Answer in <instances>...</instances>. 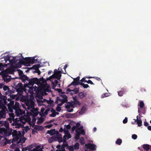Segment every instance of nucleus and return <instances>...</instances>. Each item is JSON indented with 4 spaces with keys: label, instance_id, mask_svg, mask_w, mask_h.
I'll list each match as a JSON object with an SVG mask.
<instances>
[{
    "label": "nucleus",
    "instance_id": "nucleus-47",
    "mask_svg": "<svg viewBox=\"0 0 151 151\" xmlns=\"http://www.w3.org/2000/svg\"><path fill=\"white\" fill-rule=\"evenodd\" d=\"M86 80H85V78H83L81 80V81L82 82H86Z\"/></svg>",
    "mask_w": 151,
    "mask_h": 151
},
{
    "label": "nucleus",
    "instance_id": "nucleus-22",
    "mask_svg": "<svg viewBox=\"0 0 151 151\" xmlns=\"http://www.w3.org/2000/svg\"><path fill=\"white\" fill-rule=\"evenodd\" d=\"M36 151H43L42 150L44 147L43 146L41 145H39L36 146L35 148Z\"/></svg>",
    "mask_w": 151,
    "mask_h": 151
},
{
    "label": "nucleus",
    "instance_id": "nucleus-50",
    "mask_svg": "<svg viewBox=\"0 0 151 151\" xmlns=\"http://www.w3.org/2000/svg\"><path fill=\"white\" fill-rule=\"evenodd\" d=\"M29 151H36V149L35 148H34L33 149H29Z\"/></svg>",
    "mask_w": 151,
    "mask_h": 151
},
{
    "label": "nucleus",
    "instance_id": "nucleus-12",
    "mask_svg": "<svg viewBox=\"0 0 151 151\" xmlns=\"http://www.w3.org/2000/svg\"><path fill=\"white\" fill-rule=\"evenodd\" d=\"M70 127V126L69 125H68L66 126V130H64V132L65 134L63 136L64 140H66V139H68L71 137V136L70 134L68 132V129H69Z\"/></svg>",
    "mask_w": 151,
    "mask_h": 151
},
{
    "label": "nucleus",
    "instance_id": "nucleus-57",
    "mask_svg": "<svg viewBox=\"0 0 151 151\" xmlns=\"http://www.w3.org/2000/svg\"><path fill=\"white\" fill-rule=\"evenodd\" d=\"M76 80L77 81H78L79 80V77H77L76 78Z\"/></svg>",
    "mask_w": 151,
    "mask_h": 151
},
{
    "label": "nucleus",
    "instance_id": "nucleus-53",
    "mask_svg": "<svg viewBox=\"0 0 151 151\" xmlns=\"http://www.w3.org/2000/svg\"><path fill=\"white\" fill-rule=\"evenodd\" d=\"M16 96V95L13 96L11 97L12 99H15V97Z\"/></svg>",
    "mask_w": 151,
    "mask_h": 151
},
{
    "label": "nucleus",
    "instance_id": "nucleus-24",
    "mask_svg": "<svg viewBox=\"0 0 151 151\" xmlns=\"http://www.w3.org/2000/svg\"><path fill=\"white\" fill-rule=\"evenodd\" d=\"M57 138L58 141L59 142H61L63 141L61 135H58L57 136Z\"/></svg>",
    "mask_w": 151,
    "mask_h": 151
},
{
    "label": "nucleus",
    "instance_id": "nucleus-54",
    "mask_svg": "<svg viewBox=\"0 0 151 151\" xmlns=\"http://www.w3.org/2000/svg\"><path fill=\"white\" fill-rule=\"evenodd\" d=\"M3 84L2 83H0V88L3 87Z\"/></svg>",
    "mask_w": 151,
    "mask_h": 151
},
{
    "label": "nucleus",
    "instance_id": "nucleus-64",
    "mask_svg": "<svg viewBox=\"0 0 151 151\" xmlns=\"http://www.w3.org/2000/svg\"><path fill=\"white\" fill-rule=\"evenodd\" d=\"M63 103L64 102H62V103L60 104V105H62Z\"/></svg>",
    "mask_w": 151,
    "mask_h": 151
},
{
    "label": "nucleus",
    "instance_id": "nucleus-38",
    "mask_svg": "<svg viewBox=\"0 0 151 151\" xmlns=\"http://www.w3.org/2000/svg\"><path fill=\"white\" fill-rule=\"evenodd\" d=\"M118 94L119 96H122L123 94V92L121 91H118Z\"/></svg>",
    "mask_w": 151,
    "mask_h": 151
},
{
    "label": "nucleus",
    "instance_id": "nucleus-3",
    "mask_svg": "<svg viewBox=\"0 0 151 151\" xmlns=\"http://www.w3.org/2000/svg\"><path fill=\"white\" fill-rule=\"evenodd\" d=\"M31 57H2L1 59L4 60V63H7L8 61L9 63L7 65L10 64L13 65L15 64L17 67L20 68L22 64L28 66L30 65V64L34 63H36V61L34 60V58H30Z\"/></svg>",
    "mask_w": 151,
    "mask_h": 151
},
{
    "label": "nucleus",
    "instance_id": "nucleus-43",
    "mask_svg": "<svg viewBox=\"0 0 151 151\" xmlns=\"http://www.w3.org/2000/svg\"><path fill=\"white\" fill-rule=\"evenodd\" d=\"M61 110V108L60 107L58 106L56 108V110L58 111H60Z\"/></svg>",
    "mask_w": 151,
    "mask_h": 151
},
{
    "label": "nucleus",
    "instance_id": "nucleus-32",
    "mask_svg": "<svg viewBox=\"0 0 151 151\" xmlns=\"http://www.w3.org/2000/svg\"><path fill=\"white\" fill-rule=\"evenodd\" d=\"M122 142V140L120 139H117L116 141V143L118 145H120Z\"/></svg>",
    "mask_w": 151,
    "mask_h": 151
},
{
    "label": "nucleus",
    "instance_id": "nucleus-4",
    "mask_svg": "<svg viewBox=\"0 0 151 151\" xmlns=\"http://www.w3.org/2000/svg\"><path fill=\"white\" fill-rule=\"evenodd\" d=\"M38 81V79L37 78H33L30 79L29 80V82L28 84V86L26 87L24 89H23V85L21 83H19L18 86L19 87L20 89H21L20 91L22 92H24L27 94L26 97L27 99H26L25 101L28 100L32 99L33 101L34 100V99L33 97V95L34 93L33 90L37 92L38 90V88L36 86H35V87L33 86L34 84H36Z\"/></svg>",
    "mask_w": 151,
    "mask_h": 151
},
{
    "label": "nucleus",
    "instance_id": "nucleus-34",
    "mask_svg": "<svg viewBox=\"0 0 151 151\" xmlns=\"http://www.w3.org/2000/svg\"><path fill=\"white\" fill-rule=\"evenodd\" d=\"M47 133L51 135H53L54 134V131L53 130L48 131Z\"/></svg>",
    "mask_w": 151,
    "mask_h": 151
},
{
    "label": "nucleus",
    "instance_id": "nucleus-13",
    "mask_svg": "<svg viewBox=\"0 0 151 151\" xmlns=\"http://www.w3.org/2000/svg\"><path fill=\"white\" fill-rule=\"evenodd\" d=\"M44 111L45 109L43 107L42 108L40 114V115L42 116H45L47 115L50 110L49 109H47L45 112H44Z\"/></svg>",
    "mask_w": 151,
    "mask_h": 151
},
{
    "label": "nucleus",
    "instance_id": "nucleus-17",
    "mask_svg": "<svg viewBox=\"0 0 151 151\" xmlns=\"http://www.w3.org/2000/svg\"><path fill=\"white\" fill-rule=\"evenodd\" d=\"M66 107L67 109V111L69 112L73 111V108H74L73 106L70 103H68L66 106Z\"/></svg>",
    "mask_w": 151,
    "mask_h": 151
},
{
    "label": "nucleus",
    "instance_id": "nucleus-19",
    "mask_svg": "<svg viewBox=\"0 0 151 151\" xmlns=\"http://www.w3.org/2000/svg\"><path fill=\"white\" fill-rule=\"evenodd\" d=\"M51 112H52V114H50V116L51 117H55L56 115L59 114V113L56 112L53 109H51Z\"/></svg>",
    "mask_w": 151,
    "mask_h": 151
},
{
    "label": "nucleus",
    "instance_id": "nucleus-5",
    "mask_svg": "<svg viewBox=\"0 0 151 151\" xmlns=\"http://www.w3.org/2000/svg\"><path fill=\"white\" fill-rule=\"evenodd\" d=\"M14 102L11 101L9 104H7L8 110L9 112V114L11 117V119L14 120V118L15 115L17 116L22 117V115L25 114V112L21 110L19 107V104L17 102H16L14 106Z\"/></svg>",
    "mask_w": 151,
    "mask_h": 151
},
{
    "label": "nucleus",
    "instance_id": "nucleus-48",
    "mask_svg": "<svg viewBox=\"0 0 151 151\" xmlns=\"http://www.w3.org/2000/svg\"><path fill=\"white\" fill-rule=\"evenodd\" d=\"M148 124L147 122H144V125L146 127L148 126Z\"/></svg>",
    "mask_w": 151,
    "mask_h": 151
},
{
    "label": "nucleus",
    "instance_id": "nucleus-8",
    "mask_svg": "<svg viewBox=\"0 0 151 151\" xmlns=\"http://www.w3.org/2000/svg\"><path fill=\"white\" fill-rule=\"evenodd\" d=\"M39 106H45L47 107H50L53 103L52 101H48L46 99H43V100L38 101H37Z\"/></svg>",
    "mask_w": 151,
    "mask_h": 151
},
{
    "label": "nucleus",
    "instance_id": "nucleus-42",
    "mask_svg": "<svg viewBox=\"0 0 151 151\" xmlns=\"http://www.w3.org/2000/svg\"><path fill=\"white\" fill-rule=\"evenodd\" d=\"M127 118L125 117V119L123 120V123L124 124H125L127 123Z\"/></svg>",
    "mask_w": 151,
    "mask_h": 151
},
{
    "label": "nucleus",
    "instance_id": "nucleus-40",
    "mask_svg": "<svg viewBox=\"0 0 151 151\" xmlns=\"http://www.w3.org/2000/svg\"><path fill=\"white\" fill-rule=\"evenodd\" d=\"M54 139L53 137H52L51 138L49 139V142L50 143H51L52 142V141Z\"/></svg>",
    "mask_w": 151,
    "mask_h": 151
},
{
    "label": "nucleus",
    "instance_id": "nucleus-56",
    "mask_svg": "<svg viewBox=\"0 0 151 151\" xmlns=\"http://www.w3.org/2000/svg\"><path fill=\"white\" fill-rule=\"evenodd\" d=\"M139 118H138V116H137V119H134V120L135 122H136V120H137V119H138Z\"/></svg>",
    "mask_w": 151,
    "mask_h": 151
},
{
    "label": "nucleus",
    "instance_id": "nucleus-25",
    "mask_svg": "<svg viewBox=\"0 0 151 151\" xmlns=\"http://www.w3.org/2000/svg\"><path fill=\"white\" fill-rule=\"evenodd\" d=\"M136 121L137 122L138 126L140 127L142 126V121L140 118H139L138 119H137V120H136Z\"/></svg>",
    "mask_w": 151,
    "mask_h": 151
},
{
    "label": "nucleus",
    "instance_id": "nucleus-15",
    "mask_svg": "<svg viewBox=\"0 0 151 151\" xmlns=\"http://www.w3.org/2000/svg\"><path fill=\"white\" fill-rule=\"evenodd\" d=\"M74 101H72L70 103L72 106L74 107L77 106H79L80 105V102L75 98H73Z\"/></svg>",
    "mask_w": 151,
    "mask_h": 151
},
{
    "label": "nucleus",
    "instance_id": "nucleus-18",
    "mask_svg": "<svg viewBox=\"0 0 151 151\" xmlns=\"http://www.w3.org/2000/svg\"><path fill=\"white\" fill-rule=\"evenodd\" d=\"M6 111L4 109L0 111V119L1 118H5L6 116Z\"/></svg>",
    "mask_w": 151,
    "mask_h": 151
},
{
    "label": "nucleus",
    "instance_id": "nucleus-9",
    "mask_svg": "<svg viewBox=\"0 0 151 151\" xmlns=\"http://www.w3.org/2000/svg\"><path fill=\"white\" fill-rule=\"evenodd\" d=\"M13 72L10 69H6L5 70V71L3 73V78L5 82H9L11 80L10 78H7V77H9L8 76V73L12 74Z\"/></svg>",
    "mask_w": 151,
    "mask_h": 151
},
{
    "label": "nucleus",
    "instance_id": "nucleus-29",
    "mask_svg": "<svg viewBox=\"0 0 151 151\" xmlns=\"http://www.w3.org/2000/svg\"><path fill=\"white\" fill-rule=\"evenodd\" d=\"M73 146L74 149V150H77L79 148V145L78 143H77L75 144Z\"/></svg>",
    "mask_w": 151,
    "mask_h": 151
},
{
    "label": "nucleus",
    "instance_id": "nucleus-2",
    "mask_svg": "<svg viewBox=\"0 0 151 151\" xmlns=\"http://www.w3.org/2000/svg\"><path fill=\"white\" fill-rule=\"evenodd\" d=\"M0 134H3L4 136H9L12 134L14 137L12 141H17L19 139L18 143H22L25 142L26 138L23 137L21 138L22 134L20 131L17 132L16 130H12V129L9 128V123L7 121H1L0 122Z\"/></svg>",
    "mask_w": 151,
    "mask_h": 151
},
{
    "label": "nucleus",
    "instance_id": "nucleus-61",
    "mask_svg": "<svg viewBox=\"0 0 151 151\" xmlns=\"http://www.w3.org/2000/svg\"><path fill=\"white\" fill-rule=\"evenodd\" d=\"M37 73L38 75H40V71H39L37 72Z\"/></svg>",
    "mask_w": 151,
    "mask_h": 151
},
{
    "label": "nucleus",
    "instance_id": "nucleus-63",
    "mask_svg": "<svg viewBox=\"0 0 151 151\" xmlns=\"http://www.w3.org/2000/svg\"><path fill=\"white\" fill-rule=\"evenodd\" d=\"M51 72H52V71H49L48 72V74L49 75H50V73H51Z\"/></svg>",
    "mask_w": 151,
    "mask_h": 151
},
{
    "label": "nucleus",
    "instance_id": "nucleus-30",
    "mask_svg": "<svg viewBox=\"0 0 151 151\" xmlns=\"http://www.w3.org/2000/svg\"><path fill=\"white\" fill-rule=\"evenodd\" d=\"M61 97L63 98V100L64 101H66L67 98V96L65 94H63L61 95Z\"/></svg>",
    "mask_w": 151,
    "mask_h": 151
},
{
    "label": "nucleus",
    "instance_id": "nucleus-62",
    "mask_svg": "<svg viewBox=\"0 0 151 151\" xmlns=\"http://www.w3.org/2000/svg\"><path fill=\"white\" fill-rule=\"evenodd\" d=\"M22 71H20L19 72V74L20 75L21 73L22 74Z\"/></svg>",
    "mask_w": 151,
    "mask_h": 151
},
{
    "label": "nucleus",
    "instance_id": "nucleus-27",
    "mask_svg": "<svg viewBox=\"0 0 151 151\" xmlns=\"http://www.w3.org/2000/svg\"><path fill=\"white\" fill-rule=\"evenodd\" d=\"M37 119L38 120L37 121V123L38 124L42 123L44 121V119L42 117L38 118Z\"/></svg>",
    "mask_w": 151,
    "mask_h": 151
},
{
    "label": "nucleus",
    "instance_id": "nucleus-52",
    "mask_svg": "<svg viewBox=\"0 0 151 151\" xmlns=\"http://www.w3.org/2000/svg\"><path fill=\"white\" fill-rule=\"evenodd\" d=\"M147 129L151 131V126H148Z\"/></svg>",
    "mask_w": 151,
    "mask_h": 151
},
{
    "label": "nucleus",
    "instance_id": "nucleus-39",
    "mask_svg": "<svg viewBox=\"0 0 151 151\" xmlns=\"http://www.w3.org/2000/svg\"><path fill=\"white\" fill-rule=\"evenodd\" d=\"M83 87L85 88H87L89 87V86L87 84H83Z\"/></svg>",
    "mask_w": 151,
    "mask_h": 151
},
{
    "label": "nucleus",
    "instance_id": "nucleus-28",
    "mask_svg": "<svg viewBox=\"0 0 151 151\" xmlns=\"http://www.w3.org/2000/svg\"><path fill=\"white\" fill-rule=\"evenodd\" d=\"M86 94L83 92H80L79 94V97L81 98H83L85 96Z\"/></svg>",
    "mask_w": 151,
    "mask_h": 151
},
{
    "label": "nucleus",
    "instance_id": "nucleus-21",
    "mask_svg": "<svg viewBox=\"0 0 151 151\" xmlns=\"http://www.w3.org/2000/svg\"><path fill=\"white\" fill-rule=\"evenodd\" d=\"M30 129V128L28 126H27L26 127H23L22 129V132L23 135L29 130Z\"/></svg>",
    "mask_w": 151,
    "mask_h": 151
},
{
    "label": "nucleus",
    "instance_id": "nucleus-58",
    "mask_svg": "<svg viewBox=\"0 0 151 151\" xmlns=\"http://www.w3.org/2000/svg\"><path fill=\"white\" fill-rule=\"evenodd\" d=\"M96 130V128L94 127L93 129V131L95 132Z\"/></svg>",
    "mask_w": 151,
    "mask_h": 151
},
{
    "label": "nucleus",
    "instance_id": "nucleus-45",
    "mask_svg": "<svg viewBox=\"0 0 151 151\" xmlns=\"http://www.w3.org/2000/svg\"><path fill=\"white\" fill-rule=\"evenodd\" d=\"M109 95H108V94L106 93H104V96H101L102 98L104 97H106L108 96Z\"/></svg>",
    "mask_w": 151,
    "mask_h": 151
},
{
    "label": "nucleus",
    "instance_id": "nucleus-11",
    "mask_svg": "<svg viewBox=\"0 0 151 151\" xmlns=\"http://www.w3.org/2000/svg\"><path fill=\"white\" fill-rule=\"evenodd\" d=\"M66 140H63V144L61 146L60 145H58L56 148L58 149L56 150V151H65V147H67L68 146L67 143L66 141Z\"/></svg>",
    "mask_w": 151,
    "mask_h": 151
},
{
    "label": "nucleus",
    "instance_id": "nucleus-6",
    "mask_svg": "<svg viewBox=\"0 0 151 151\" xmlns=\"http://www.w3.org/2000/svg\"><path fill=\"white\" fill-rule=\"evenodd\" d=\"M67 67V64H66L64 68L65 73L63 72L62 69L60 67L58 68V70L56 69H55L54 71V74L52 76L47 78V80H49L51 81L54 87L57 86H58V87H60V85L59 83L58 84V83L60 81V79L61 76V73L65 74V73H66V69Z\"/></svg>",
    "mask_w": 151,
    "mask_h": 151
},
{
    "label": "nucleus",
    "instance_id": "nucleus-49",
    "mask_svg": "<svg viewBox=\"0 0 151 151\" xmlns=\"http://www.w3.org/2000/svg\"><path fill=\"white\" fill-rule=\"evenodd\" d=\"M64 130H66V129H65L64 128V129H63V128H60V129L59 130V131L62 132L63 131L64 132Z\"/></svg>",
    "mask_w": 151,
    "mask_h": 151
},
{
    "label": "nucleus",
    "instance_id": "nucleus-44",
    "mask_svg": "<svg viewBox=\"0 0 151 151\" xmlns=\"http://www.w3.org/2000/svg\"><path fill=\"white\" fill-rule=\"evenodd\" d=\"M56 91H57L59 93H60L62 92V90L61 89L59 88H56L55 89Z\"/></svg>",
    "mask_w": 151,
    "mask_h": 151
},
{
    "label": "nucleus",
    "instance_id": "nucleus-41",
    "mask_svg": "<svg viewBox=\"0 0 151 151\" xmlns=\"http://www.w3.org/2000/svg\"><path fill=\"white\" fill-rule=\"evenodd\" d=\"M37 130H35L34 129L32 130V133L33 134H35V133H37Z\"/></svg>",
    "mask_w": 151,
    "mask_h": 151
},
{
    "label": "nucleus",
    "instance_id": "nucleus-16",
    "mask_svg": "<svg viewBox=\"0 0 151 151\" xmlns=\"http://www.w3.org/2000/svg\"><path fill=\"white\" fill-rule=\"evenodd\" d=\"M3 90L5 91H7L5 92V95L9 94V96L10 93L11 92V90L7 86H4L3 87Z\"/></svg>",
    "mask_w": 151,
    "mask_h": 151
},
{
    "label": "nucleus",
    "instance_id": "nucleus-1",
    "mask_svg": "<svg viewBox=\"0 0 151 151\" xmlns=\"http://www.w3.org/2000/svg\"><path fill=\"white\" fill-rule=\"evenodd\" d=\"M25 101V105H23V107L27 111V116L24 115L20 119L16 118L12 124V125L14 126V128H22L24 124L26 122H28L29 124L31 119L29 116L31 115L33 117L32 121L33 123L34 124L36 122L37 119H35L34 117L37 115L38 112L37 109L34 108V101L32 99H28Z\"/></svg>",
    "mask_w": 151,
    "mask_h": 151
},
{
    "label": "nucleus",
    "instance_id": "nucleus-55",
    "mask_svg": "<svg viewBox=\"0 0 151 151\" xmlns=\"http://www.w3.org/2000/svg\"><path fill=\"white\" fill-rule=\"evenodd\" d=\"M96 79L98 81H99L101 80V79L100 78H98V77H96Z\"/></svg>",
    "mask_w": 151,
    "mask_h": 151
},
{
    "label": "nucleus",
    "instance_id": "nucleus-20",
    "mask_svg": "<svg viewBox=\"0 0 151 151\" xmlns=\"http://www.w3.org/2000/svg\"><path fill=\"white\" fill-rule=\"evenodd\" d=\"M138 106H139V108H138V112L139 113L140 111L139 109L140 108H142L144 106V103L143 101H139L138 103Z\"/></svg>",
    "mask_w": 151,
    "mask_h": 151
},
{
    "label": "nucleus",
    "instance_id": "nucleus-31",
    "mask_svg": "<svg viewBox=\"0 0 151 151\" xmlns=\"http://www.w3.org/2000/svg\"><path fill=\"white\" fill-rule=\"evenodd\" d=\"M68 148L70 151H73L74 150L73 145L68 146Z\"/></svg>",
    "mask_w": 151,
    "mask_h": 151
},
{
    "label": "nucleus",
    "instance_id": "nucleus-14",
    "mask_svg": "<svg viewBox=\"0 0 151 151\" xmlns=\"http://www.w3.org/2000/svg\"><path fill=\"white\" fill-rule=\"evenodd\" d=\"M86 148L87 149H89V150H85V151H90V150H95L96 145L91 144H86L85 145Z\"/></svg>",
    "mask_w": 151,
    "mask_h": 151
},
{
    "label": "nucleus",
    "instance_id": "nucleus-10",
    "mask_svg": "<svg viewBox=\"0 0 151 151\" xmlns=\"http://www.w3.org/2000/svg\"><path fill=\"white\" fill-rule=\"evenodd\" d=\"M77 84L78 83L77 82L75 81L73 82L68 86V87H70L73 85V88L72 89H71L70 88H67V91L69 92L73 91L75 93H78L79 91V89L78 88L75 87V86L77 85Z\"/></svg>",
    "mask_w": 151,
    "mask_h": 151
},
{
    "label": "nucleus",
    "instance_id": "nucleus-23",
    "mask_svg": "<svg viewBox=\"0 0 151 151\" xmlns=\"http://www.w3.org/2000/svg\"><path fill=\"white\" fill-rule=\"evenodd\" d=\"M86 110V107L85 106H83L81 108V111L79 112L80 114H82L84 113Z\"/></svg>",
    "mask_w": 151,
    "mask_h": 151
},
{
    "label": "nucleus",
    "instance_id": "nucleus-60",
    "mask_svg": "<svg viewBox=\"0 0 151 151\" xmlns=\"http://www.w3.org/2000/svg\"><path fill=\"white\" fill-rule=\"evenodd\" d=\"M14 151H19V150L18 149H16Z\"/></svg>",
    "mask_w": 151,
    "mask_h": 151
},
{
    "label": "nucleus",
    "instance_id": "nucleus-35",
    "mask_svg": "<svg viewBox=\"0 0 151 151\" xmlns=\"http://www.w3.org/2000/svg\"><path fill=\"white\" fill-rule=\"evenodd\" d=\"M34 129L35 130H37V131L40 130V127L38 126H35L34 127Z\"/></svg>",
    "mask_w": 151,
    "mask_h": 151
},
{
    "label": "nucleus",
    "instance_id": "nucleus-36",
    "mask_svg": "<svg viewBox=\"0 0 151 151\" xmlns=\"http://www.w3.org/2000/svg\"><path fill=\"white\" fill-rule=\"evenodd\" d=\"M86 82L88 83H90L92 85H93L94 83L93 82L90 80H89L88 81H86Z\"/></svg>",
    "mask_w": 151,
    "mask_h": 151
},
{
    "label": "nucleus",
    "instance_id": "nucleus-33",
    "mask_svg": "<svg viewBox=\"0 0 151 151\" xmlns=\"http://www.w3.org/2000/svg\"><path fill=\"white\" fill-rule=\"evenodd\" d=\"M80 142L81 144H84L85 143L84 139L83 137L81 138L80 139Z\"/></svg>",
    "mask_w": 151,
    "mask_h": 151
},
{
    "label": "nucleus",
    "instance_id": "nucleus-46",
    "mask_svg": "<svg viewBox=\"0 0 151 151\" xmlns=\"http://www.w3.org/2000/svg\"><path fill=\"white\" fill-rule=\"evenodd\" d=\"M52 124H50L47 125L45 127L49 128L51 127H52Z\"/></svg>",
    "mask_w": 151,
    "mask_h": 151
},
{
    "label": "nucleus",
    "instance_id": "nucleus-37",
    "mask_svg": "<svg viewBox=\"0 0 151 151\" xmlns=\"http://www.w3.org/2000/svg\"><path fill=\"white\" fill-rule=\"evenodd\" d=\"M137 138V136L135 134H133L132 135V138L134 139H136Z\"/></svg>",
    "mask_w": 151,
    "mask_h": 151
},
{
    "label": "nucleus",
    "instance_id": "nucleus-59",
    "mask_svg": "<svg viewBox=\"0 0 151 151\" xmlns=\"http://www.w3.org/2000/svg\"><path fill=\"white\" fill-rule=\"evenodd\" d=\"M11 99H10V98H8V99H7V100H8V101H10V102H11Z\"/></svg>",
    "mask_w": 151,
    "mask_h": 151
},
{
    "label": "nucleus",
    "instance_id": "nucleus-7",
    "mask_svg": "<svg viewBox=\"0 0 151 151\" xmlns=\"http://www.w3.org/2000/svg\"><path fill=\"white\" fill-rule=\"evenodd\" d=\"M80 124L78 123L76 126H73L72 128V130L73 131L75 130L76 131V134L75 137V138L76 140H78L79 139L80 134L83 135H84L85 134L84 130L83 129V126H81L80 127Z\"/></svg>",
    "mask_w": 151,
    "mask_h": 151
},
{
    "label": "nucleus",
    "instance_id": "nucleus-26",
    "mask_svg": "<svg viewBox=\"0 0 151 151\" xmlns=\"http://www.w3.org/2000/svg\"><path fill=\"white\" fill-rule=\"evenodd\" d=\"M150 147H151V146H150L148 145H145L143 146V148L144 149L147 151L150 149Z\"/></svg>",
    "mask_w": 151,
    "mask_h": 151
},
{
    "label": "nucleus",
    "instance_id": "nucleus-51",
    "mask_svg": "<svg viewBox=\"0 0 151 151\" xmlns=\"http://www.w3.org/2000/svg\"><path fill=\"white\" fill-rule=\"evenodd\" d=\"M3 65L1 63H0V70H1L2 68Z\"/></svg>",
    "mask_w": 151,
    "mask_h": 151
}]
</instances>
